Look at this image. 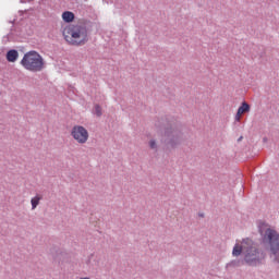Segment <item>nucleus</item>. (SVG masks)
I'll return each instance as SVG.
<instances>
[{"mask_svg":"<svg viewBox=\"0 0 279 279\" xmlns=\"http://www.w3.org/2000/svg\"><path fill=\"white\" fill-rule=\"evenodd\" d=\"M241 254L244 256L245 264L253 267L260 265L263 260H265V253L258 251L254 241L250 238L236 241L232 251V256H241Z\"/></svg>","mask_w":279,"mask_h":279,"instance_id":"1","label":"nucleus"},{"mask_svg":"<svg viewBox=\"0 0 279 279\" xmlns=\"http://www.w3.org/2000/svg\"><path fill=\"white\" fill-rule=\"evenodd\" d=\"M63 38L69 45L80 47L88 43V29L82 24H70L63 28Z\"/></svg>","mask_w":279,"mask_h":279,"instance_id":"2","label":"nucleus"},{"mask_svg":"<svg viewBox=\"0 0 279 279\" xmlns=\"http://www.w3.org/2000/svg\"><path fill=\"white\" fill-rule=\"evenodd\" d=\"M20 64L32 73H39L45 69V59L36 50H31L24 54Z\"/></svg>","mask_w":279,"mask_h":279,"instance_id":"3","label":"nucleus"},{"mask_svg":"<svg viewBox=\"0 0 279 279\" xmlns=\"http://www.w3.org/2000/svg\"><path fill=\"white\" fill-rule=\"evenodd\" d=\"M264 241L269 244L275 260L279 263V234L274 229H267L264 234Z\"/></svg>","mask_w":279,"mask_h":279,"instance_id":"4","label":"nucleus"},{"mask_svg":"<svg viewBox=\"0 0 279 279\" xmlns=\"http://www.w3.org/2000/svg\"><path fill=\"white\" fill-rule=\"evenodd\" d=\"M71 136L76 141V143L84 145L88 142V130L82 125H75L72 128Z\"/></svg>","mask_w":279,"mask_h":279,"instance_id":"5","label":"nucleus"},{"mask_svg":"<svg viewBox=\"0 0 279 279\" xmlns=\"http://www.w3.org/2000/svg\"><path fill=\"white\" fill-rule=\"evenodd\" d=\"M251 107L250 104H247L246 101H243L241 104V106L238 109V112L235 114V121H241V117H243V114L250 112Z\"/></svg>","mask_w":279,"mask_h":279,"instance_id":"6","label":"nucleus"},{"mask_svg":"<svg viewBox=\"0 0 279 279\" xmlns=\"http://www.w3.org/2000/svg\"><path fill=\"white\" fill-rule=\"evenodd\" d=\"M62 19L64 23H73L75 21V14L71 11H65L62 13Z\"/></svg>","mask_w":279,"mask_h":279,"instance_id":"7","label":"nucleus"},{"mask_svg":"<svg viewBox=\"0 0 279 279\" xmlns=\"http://www.w3.org/2000/svg\"><path fill=\"white\" fill-rule=\"evenodd\" d=\"M7 60H8V62H16V60H19V51L9 50L7 52Z\"/></svg>","mask_w":279,"mask_h":279,"instance_id":"8","label":"nucleus"},{"mask_svg":"<svg viewBox=\"0 0 279 279\" xmlns=\"http://www.w3.org/2000/svg\"><path fill=\"white\" fill-rule=\"evenodd\" d=\"M40 199H43V197H40V195H37L32 198L31 204H32L33 210H35V208L38 206V204H40Z\"/></svg>","mask_w":279,"mask_h":279,"instance_id":"9","label":"nucleus"},{"mask_svg":"<svg viewBox=\"0 0 279 279\" xmlns=\"http://www.w3.org/2000/svg\"><path fill=\"white\" fill-rule=\"evenodd\" d=\"M95 114H97V117H101V108L99 107V105L95 106Z\"/></svg>","mask_w":279,"mask_h":279,"instance_id":"10","label":"nucleus"},{"mask_svg":"<svg viewBox=\"0 0 279 279\" xmlns=\"http://www.w3.org/2000/svg\"><path fill=\"white\" fill-rule=\"evenodd\" d=\"M149 147H150V149H156V141H154V140H151L150 142H149Z\"/></svg>","mask_w":279,"mask_h":279,"instance_id":"11","label":"nucleus"}]
</instances>
